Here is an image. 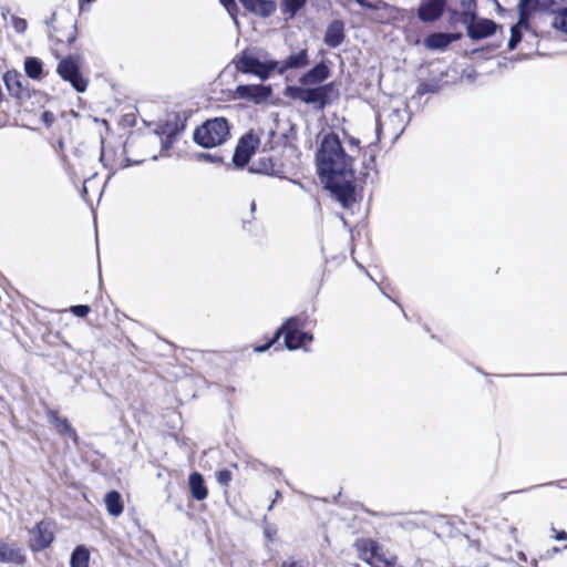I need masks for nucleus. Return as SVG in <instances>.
Returning <instances> with one entry per match:
<instances>
[{"label":"nucleus","instance_id":"7c9ffc66","mask_svg":"<svg viewBox=\"0 0 567 567\" xmlns=\"http://www.w3.org/2000/svg\"><path fill=\"white\" fill-rule=\"evenodd\" d=\"M527 25H519V22H517L515 25L511 28V39L508 41V49L514 50L517 44L522 40V28H526Z\"/></svg>","mask_w":567,"mask_h":567},{"label":"nucleus","instance_id":"79ce46f5","mask_svg":"<svg viewBox=\"0 0 567 567\" xmlns=\"http://www.w3.org/2000/svg\"><path fill=\"white\" fill-rule=\"evenodd\" d=\"M355 3H358L362 8L369 9L371 7V2L368 0H353Z\"/></svg>","mask_w":567,"mask_h":567},{"label":"nucleus","instance_id":"aec40b11","mask_svg":"<svg viewBox=\"0 0 567 567\" xmlns=\"http://www.w3.org/2000/svg\"><path fill=\"white\" fill-rule=\"evenodd\" d=\"M458 39L460 34L435 32L425 38L424 45L430 50H442Z\"/></svg>","mask_w":567,"mask_h":567},{"label":"nucleus","instance_id":"72a5a7b5","mask_svg":"<svg viewBox=\"0 0 567 567\" xmlns=\"http://www.w3.org/2000/svg\"><path fill=\"white\" fill-rule=\"evenodd\" d=\"M70 311L76 316V317H80V318H83L85 317L89 312H90V307L86 306V305H78V306H72L70 308Z\"/></svg>","mask_w":567,"mask_h":567},{"label":"nucleus","instance_id":"f704fd0d","mask_svg":"<svg viewBox=\"0 0 567 567\" xmlns=\"http://www.w3.org/2000/svg\"><path fill=\"white\" fill-rule=\"evenodd\" d=\"M12 25H13V29L17 32L23 33L27 30L28 23L22 18L13 17L12 18Z\"/></svg>","mask_w":567,"mask_h":567},{"label":"nucleus","instance_id":"7ed1b4c3","mask_svg":"<svg viewBox=\"0 0 567 567\" xmlns=\"http://www.w3.org/2000/svg\"><path fill=\"white\" fill-rule=\"evenodd\" d=\"M230 136V127L226 118L215 117L207 120L194 132V141L205 147L212 148L224 144Z\"/></svg>","mask_w":567,"mask_h":567},{"label":"nucleus","instance_id":"c85d7f7f","mask_svg":"<svg viewBox=\"0 0 567 567\" xmlns=\"http://www.w3.org/2000/svg\"><path fill=\"white\" fill-rule=\"evenodd\" d=\"M305 3L306 0H282V10L292 18L305 6Z\"/></svg>","mask_w":567,"mask_h":567},{"label":"nucleus","instance_id":"ea45409f","mask_svg":"<svg viewBox=\"0 0 567 567\" xmlns=\"http://www.w3.org/2000/svg\"><path fill=\"white\" fill-rule=\"evenodd\" d=\"M264 533H265V536H266L269 540H274V537H275L276 530L271 529L270 527H267V528H265Z\"/></svg>","mask_w":567,"mask_h":567},{"label":"nucleus","instance_id":"58836bf2","mask_svg":"<svg viewBox=\"0 0 567 567\" xmlns=\"http://www.w3.org/2000/svg\"><path fill=\"white\" fill-rule=\"evenodd\" d=\"M553 532L555 533L554 537L557 540H565L567 539V533L565 530L557 532L555 528H553Z\"/></svg>","mask_w":567,"mask_h":567},{"label":"nucleus","instance_id":"c9c22d12","mask_svg":"<svg viewBox=\"0 0 567 567\" xmlns=\"http://www.w3.org/2000/svg\"><path fill=\"white\" fill-rule=\"evenodd\" d=\"M217 481L221 485H228V483L231 481V473L227 470L219 471L217 473Z\"/></svg>","mask_w":567,"mask_h":567},{"label":"nucleus","instance_id":"4c0bfd02","mask_svg":"<svg viewBox=\"0 0 567 567\" xmlns=\"http://www.w3.org/2000/svg\"><path fill=\"white\" fill-rule=\"evenodd\" d=\"M348 144H349L350 147H354L359 152V148H360V140L359 138H355L353 136H349L348 137Z\"/></svg>","mask_w":567,"mask_h":567},{"label":"nucleus","instance_id":"4be33fe9","mask_svg":"<svg viewBox=\"0 0 567 567\" xmlns=\"http://www.w3.org/2000/svg\"><path fill=\"white\" fill-rule=\"evenodd\" d=\"M369 9L375 12L384 11V17H375L373 19L374 21L380 23H386L394 20L399 13V10L395 7L389 4L383 0H377L375 2H371V7H369Z\"/></svg>","mask_w":567,"mask_h":567},{"label":"nucleus","instance_id":"39448f33","mask_svg":"<svg viewBox=\"0 0 567 567\" xmlns=\"http://www.w3.org/2000/svg\"><path fill=\"white\" fill-rule=\"evenodd\" d=\"M359 556L371 567H403L395 555L385 554L378 542L365 538L355 543Z\"/></svg>","mask_w":567,"mask_h":567},{"label":"nucleus","instance_id":"f03ea898","mask_svg":"<svg viewBox=\"0 0 567 567\" xmlns=\"http://www.w3.org/2000/svg\"><path fill=\"white\" fill-rule=\"evenodd\" d=\"M303 326L305 320L301 317L288 318L267 343L255 347L254 351L257 353L266 352L281 336H284V344L288 350L303 349L308 351L306 346L312 342L313 337L300 330Z\"/></svg>","mask_w":567,"mask_h":567},{"label":"nucleus","instance_id":"0eeeda50","mask_svg":"<svg viewBox=\"0 0 567 567\" xmlns=\"http://www.w3.org/2000/svg\"><path fill=\"white\" fill-rule=\"evenodd\" d=\"M58 74L78 92H84L87 87V81L80 72L79 62L73 56L62 59L56 68Z\"/></svg>","mask_w":567,"mask_h":567},{"label":"nucleus","instance_id":"e433bc0d","mask_svg":"<svg viewBox=\"0 0 567 567\" xmlns=\"http://www.w3.org/2000/svg\"><path fill=\"white\" fill-rule=\"evenodd\" d=\"M41 120L45 124L47 127H50L53 124V122L55 121V116L52 112L45 111V112H43Z\"/></svg>","mask_w":567,"mask_h":567},{"label":"nucleus","instance_id":"37998d69","mask_svg":"<svg viewBox=\"0 0 567 567\" xmlns=\"http://www.w3.org/2000/svg\"><path fill=\"white\" fill-rule=\"evenodd\" d=\"M425 86H426L425 84L421 85V86L419 87L417 92H419L420 94H424L425 92H427V87H425Z\"/></svg>","mask_w":567,"mask_h":567},{"label":"nucleus","instance_id":"a211bd4d","mask_svg":"<svg viewBox=\"0 0 567 567\" xmlns=\"http://www.w3.org/2000/svg\"><path fill=\"white\" fill-rule=\"evenodd\" d=\"M497 24L489 19L477 20L474 24H470L467 34L473 40H481L495 33Z\"/></svg>","mask_w":567,"mask_h":567},{"label":"nucleus","instance_id":"2eb2a0df","mask_svg":"<svg viewBox=\"0 0 567 567\" xmlns=\"http://www.w3.org/2000/svg\"><path fill=\"white\" fill-rule=\"evenodd\" d=\"M24 560L22 549L16 543L0 540V563L21 565Z\"/></svg>","mask_w":567,"mask_h":567},{"label":"nucleus","instance_id":"473e14b6","mask_svg":"<svg viewBox=\"0 0 567 567\" xmlns=\"http://www.w3.org/2000/svg\"><path fill=\"white\" fill-rule=\"evenodd\" d=\"M219 2L225 8L227 13L231 17L234 23L236 25H238V19H237L238 7H237L235 0H219Z\"/></svg>","mask_w":567,"mask_h":567},{"label":"nucleus","instance_id":"a878e982","mask_svg":"<svg viewBox=\"0 0 567 567\" xmlns=\"http://www.w3.org/2000/svg\"><path fill=\"white\" fill-rule=\"evenodd\" d=\"M536 3H537V0H519V3H518L519 25H528L529 17H530L532 12L535 10Z\"/></svg>","mask_w":567,"mask_h":567},{"label":"nucleus","instance_id":"5701e85b","mask_svg":"<svg viewBox=\"0 0 567 567\" xmlns=\"http://www.w3.org/2000/svg\"><path fill=\"white\" fill-rule=\"evenodd\" d=\"M49 417H50V422L53 424V426L55 427V430L61 433V434H64V435H68L69 437H71L73 441H76V432L75 430L71 426V424L69 423V421L66 419H62L55 412L53 411H50L49 412Z\"/></svg>","mask_w":567,"mask_h":567},{"label":"nucleus","instance_id":"b1692460","mask_svg":"<svg viewBox=\"0 0 567 567\" xmlns=\"http://www.w3.org/2000/svg\"><path fill=\"white\" fill-rule=\"evenodd\" d=\"M104 503L110 515L117 517L123 513V503L118 492H109L104 497Z\"/></svg>","mask_w":567,"mask_h":567},{"label":"nucleus","instance_id":"de8ad7c7","mask_svg":"<svg viewBox=\"0 0 567 567\" xmlns=\"http://www.w3.org/2000/svg\"><path fill=\"white\" fill-rule=\"evenodd\" d=\"M255 208H256V204H255V202H252L251 203V210H255Z\"/></svg>","mask_w":567,"mask_h":567},{"label":"nucleus","instance_id":"1a4fd4ad","mask_svg":"<svg viewBox=\"0 0 567 567\" xmlns=\"http://www.w3.org/2000/svg\"><path fill=\"white\" fill-rule=\"evenodd\" d=\"M30 547L39 551L48 548L54 539V524L50 520L39 522L30 530Z\"/></svg>","mask_w":567,"mask_h":567},{"label":"nucleus","instance_id":"09e8293b","mask_svg":"<svg viewBox=\"0 0 567 567\" xmlns=\"http://www.w3.org/2000/svg\"><path fill=\"white\" fill-rule=\"evenodd\" d=\"M554 551L559 553L560 550H559V548L555 547Z\"/></svg>","mask_w":567,"mask_h":567},{"label":"nucleus","instance_id":"423d86ee","mask_svg":"<svg viewBox=\"0 0 567 567\" xmlns=\"http://www.w3.org/2000/svg\"><path fill=\"white\" fill-rule=\"evenodd\" d=\"M277 61L275 60H261L258 55L244 51L238 61L237 70L246 73L254 74L261 80H267L271 72L276 71Z\"/></svg>","mask_w":567,"mask_h":567},{"label":"nucleus","instance_id":"bb28decb","mask_svg":"<svg viewBox=\"0 0 567 567\" xmlns=\"http://www.w3.org/2000/svg\"><path fill=\"white\" fill-rule=\"evenodd\" d=\"M25 74L33 80H39L42 75V62L37 58H27L24 61Z\"/></svg>","mask_w":567,"mask_h":567},{"label":"nucleus","instance_id":"20e7f679","mask_svg":"<svg viewBox=\"0 0 567 567\" xmlns=\"http://www.w3.org/2000/svg\"><path fill=\"white\" fill-rule=\"evenodd\" d=\"M333 90V84L328 83L316 87H307L305 85H289L286 87V96L300 101L306 104L315 105L317 109L323 110L329 102V94Z\"/></svg>","mask_w":567,"mask_h":567},{"label":"nucleus","instance_id":"2f4dec72","mask_svg":"<svg viewBox=\"0 0 567 567\" xmlns=\"http://www.w3.org/2000/svg\"><path fill=\"white\" fill-rule=\"evenodd\" d=\"M553 25L567 34V10H561L555 16Z\"/></svg>","mask_w":567,"mask_h":567},{"label":"nucleus","instance_id":"c03bdc74","mask_svg":"<svg viewBox=\"0 0 567 567\" xmlns=\"http://www.w3.org/2000/svg\"><path fill=\"white\" fill-rule=\"evenodd\" d=\"M171 144H172V140H171V138H169V136H168V137H167V141H166L165 146H166V147H169V145H171Z\"/></svg>","mask_w":567,"mask_h":567},{"label":"nucleus","instance_id":"f257e3e1","mask_svg":"<svg viewBox=\"0 0 567 567\" xmlns=\"http://www.w3.org/2000/svg\"><path fill=\"white\" fill-rule=\"evenodd\" d=\"M317 168L337 200L350 207L355 200L353 157L346 153L338 135L323 136L317 153Z\"/></svg>","mask_w":567,"mask_h":567},{"label":"nucleus","instance_id":"cd10ccee","mask_svg":"<svg viewBox=\"0 0 567 567\" xmlns=\"http://www.w3.org/2000/svg\"><path fill=\"white\" fill-rule=\"evenodd\" d=\"M256 165L250 171L267 175H275L278 172L276 162L270 157H260Z\"/></svg>","mask_w":567,"mask_h":567},{"label":"nucleus","instance_id":"f3484780","mask_svg":"<svg viewBox=\"0 0 567 567\" xmlns=\"http://www.w3.org/2000/svg\"><path fill=\"white\" fill-rule=\"evenodd\" d=\"M330 76V70L324 62L316 64L308 72L303 73L299 78V83L305 86L316 85Z\"/></svg>","mask_w":567,"mask_h":567},{"label":"nucleus","instance_id":"4468645a","mask_svg":"<svg viewBox=\"0 0 567 567\" xmlns=\"http://www.w3.org/2000/svg\"><path fill=\"white\" fill-rule=\"evenodd\" d=\"M3 82L10 95L19 99L25 95L28 83L20 72L16 70L7 71L3 74Z\"/></svg>","mask_w":567,"mask_h":567},{"label":"nucleus","instance_id":"f8f14e48","mask_svg":"<svg viewBox=\"0 0 567 567\" xmlns=\"http://www.w3.org/2000/svg\"><path fill=\"white\" fill-rule=\"evenodd\" d=\"M447 0H422L417 9V18L422 22L439 20L446 7Z\"/></svg>","mask_w":567,"mask_h":567},{"label":"nucleus","instance_id":"6e6552de","mask_svg":"<svg viewBox=\"0 0 567 567\" xmlns=\"http://www.w3.org/2000/svg\"><path fill=\"white\" fill-rule=\"evenodd\" d=\"M406 115L404 111H401L399 109L392 110L384 121H382L380 117H377L375 123V143L380 141L381 133L383 127L389 128L393 134V140L396 141L401 134L404 132L406 127Z\"/></svg>","mask_w":567,"mask_h":567},{"label":"nucleus","instance_id":"ddd939ff","mask_svg":"<svg viewBox=\"0 0 567 567\" xmlns=\"http://www.w3.org/2000/svg\"><path fill=\"white\" fill-rule=\"evenodd\" d=\"M310 63L308 49L303 48L298 52L291 53L281 62L277 61L276 71L282 75L289 70H299L308 66Z\"/></svg>","mask_w":567,"mask_h":567},{"label":"nucleus","instance_id":"c756f323","mask_svg":"<svg viewBox=\"0 0 567 567\" xmlns=\"http://www.w3.org/2000/svg\"><path fill=\"white\" fill-rule=\"evenodd\" d=\"M462 6H463L464 10L462 12L461 20H462V23H464L468 28L470 24H474L476 22L475 21V11L471 8V1H467V2L463 1Z\"/></svg>","mask_w":567,"mask_h":567},{"label":"nucleus","instance_id":"a18cd8bd","mask_svg":"<svg viewBox=\"0 0 567 567\" xmlns=\"http://www.w3.org/2000/svg\"><path fill=\"white\" fill-rule=\"evenodd\" d=\"M92 0H79L80 4L83 6V3H90Z\"/></svg>","mask_w":567,"mask_h":567},{"label":"nucleus","instance_id":"9b49d317","mask_svg":"<svg viewBox=\"0 0 567 567\" xmlns=\"http://www.w3.org/2000/svg\"><path fill=\"white\" fill-rule=\"evenodd\" d=\"M235 97L239 100L252 101L255 103H261L266 101L271 94V90L268 86L261 84L250 85H238L234 92Z\"/></svg>","mask_w":567,"mask_h":567},{"label":"nucleus","instance_id":"9d476101","mask_svg":"<svg viewBox=\"0 0 567 567\" xmlns=\"http://www.w3.org/2000/svg\"><path fill=\"white\" fill-rule=\"evenodd\" d=\"M258 146L259 138L255 134L248 133L244 135L239 140L233 156V163L235 166L241 168L248 164L251 155L255 153Z\"/></svg>","mask_w":567,"mask_h":567},{"label":"nucleus","instance_id":"a19ab883","mask_svg":"<svg viewBox=\"0 0 567 567\" xmlns=\"http://www.w3.org/2000/svg\"><path fill=\"white\" fill-rule=\"evenodd\" d=\"M281 567H302V566L296 560H286L282 563Z\"/></svg>","mask_w":567,"mask_h":567},{"label":"nucleus","instance_id":"49530a36","mask_svg":"<svg viewBox=\"0 0 567 567\" xmlns=\"http://www.w3.org/2000/svg\"><path fill=\"white\" fill-rule=\"evenodd\" d=\"M375 17H384V11H378Z\"/></svg>","mask_w":567,"mask_h":567},{"label":"nucleus","instance_id":"412c9836","mask_svg":"<svg viewBox=\"0 0 567 567\" xmlns=\"http://www.w3.org/2000/svg\"><path fill=\"white\" fill-rule=\"evenodd\" d=\"M188 486L193 498L196 501H204L208 495V489L205 485L204 477L198 472H193L188 477Z\"/></svg>","mask_w":567,"mask_h":567},{"label":"nucleus","instance_id":"393cba45","mask_svg":"<svg viewBox=\"0 0 567 567\" xmlns=\"http://www.w3.org/2000/svg\"><path fill=\"white\" fill-rule=\"evenodd\" d=\"M90 553L85 546H78L70 559V567H89Z\"/></svg>","mask_w":567,"mask_h":567},{"label":"nucleus","instance_id":"6ab92c4d","mask_svg":"<svg viewBox=\"0 0 567 567\" xmlns=\"http://www.w3.org/2000/svg\"><path fill=\"white\" fill-rule=\"evenodd\" d=\"M240 3L249 12L267 18L276 10V4L272 0H239Z\"/></svg>","mask_w":567,"mask_h":567},{"label":"nucleus","instance_id":"dca6fc26","mask_svg":"<svg viewBox=\"0 0 567 567\" xmlns=\"http://www.w3.org/2000/svg\"><path fill=\"white\" fill-rule=\"evenodd\" d=\"M344 23L341 20H333L327 27L323 42L327 47L336 49L344 41Z\"/></svg>","mask_w":567,"mask_h":567}]
</instances>
